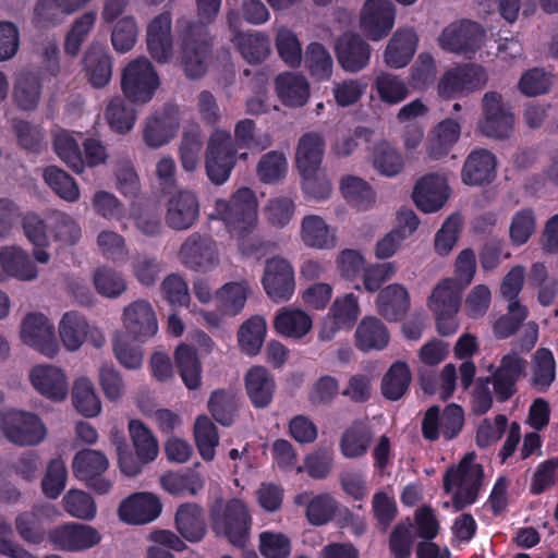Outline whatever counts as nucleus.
Instances as JSON below:
<instances>
[{
  "mask_svg": "<svg viewBox=\"0 0 558 558\" xmlns=\"http://www.w3.org/2000/svg\"><path fill=\"white\" fill-rule=\"evenodd\" d=\"M210 219L223 221L242 255L252 256L259 248V241L253 234L258 222V199L253 190L240 187L230 201L216 199Z\"/></svg>",
  "mask_w": 558,
  "mask_h": 558,
  "instance_id": "1",
  "label": "nucleus"
},
{
  "mask_svg": "<svg viewBox=\"0 0 558 558\" xmlns=\"http://www.w3.org/2000/svg\"><path fill=\"white\" fill-rule=\"evenodd\" d=\"M202 23L210 22L218 14L221 0H196ZM181 63L189 77H201L207 69L209 44L203 24L181 21Z\"/></svg>",
  "mask_w": 558,
  "mask_h": 558,
  "instance_id": "2",
  "label": "nucleus"
},
{
  "mask_svg": "<svg viewBox=\"0 0 558 558\" xmlns=\"http://www.w3.org/2000/svg\"><path fill=\"white\" fill-rule=\"evenodd\" d=\"M526 366V360L514 351L502 355L497 367L490 365L492 375L474 390L473 411L483 414L492 408L493 397L488 384L493 385L494 393L499 401L510 399L517 391V383L525 375Z\"/></svg>",
  "mask_w": 558,
  "mask_h": 558,
  "instance_id": "3",
  "label": "nucleus"
},
{
  "mask_svg": "<svg viewBox=\"0 0 558 558\" xmlns=\"http://www.w3.org/2000/svg\"><path fill=\"white\" fill-rule=\"evenodd\" d=\"M483 468L476 462V454L470 452L458 465L447 470L444 476V489L452 495V506L462 510L473 505L483 486Z\"/></svg>",
  "mask_w": 558,
  "mask_h": 558,
  "instance_id": "4",
  "label": "nucleus"
},
{
  "mask_svg": "<svg viewBox=\"0 0 558 558\" xmlns=\"http://www.w3.org/2000/svg\"><path fill=\"white\" fill-rule=\"evenodd\" d=\"M213 529L238 547H244L250 535L252 518L247 506L239 498L218 500L210 510Z\"/></svg>",
  "mask_w": 558,
  "mask_h": 558,
  "instance_id": "5",
  "label": "nucleus"
},
{
  "mask_svg": "<svg viewBox=\"0 0 558 558\" xmlns=\"http://www.w3.org/2000/svg\"><path fill=\"white\" fill-rule=\"evenodd\" d=\"M159 86V77L153 64L144 57L129 62L122 72L121 87L133 102H148Z\"/></svg>",
  "mask_w": 558,
  "mask_h": 558,
  "instance_id": "6",
  "label": "nucleus"
},
{
  "mask_svg": "<svg viewBox=\"0 0 558 558\" xmlns=\"http://www.w3.org/2000/svg\"><path fill=\"white\" fill-rule=\"evenodd\" d=\"M0 426L7 439L20 446L38 445L47 435L46 426L40 417L27 411H4L1 414Z\"/></svg>",
  "mask_w": 558,
  "mask_h": 558,
  "instance_id": "7",
  "label": "nucleus"
},
{
  "mask_svg": "<svg viewBox=\"0 0 558 558\" xmlns=\"http://www.w3.org/2000/svg\"><path fill=\"white\" fill-rule=\"evenodd\" d=\"M485 31L476 22L457 21L446 26L438 37L445 51L472 58L485 43Z\"/></svg>",
  "mask_w": 558,
  "mask_h": 558,
  "instance_id": "8",
  "label": "nucleus"
},
{
  "mask_svg": "<svg viewBox=\"0 0 558 558\" xmlns=\"http://www.w3.org/2000/svg\"><path fill=\"white\" fill-rule=\"evenodd\" d=\"M236 149L231 134L223 130H215L206 148V171L215 184L225 183L235 165Z\"/></svg>",
  "mask_w": 558,
  "mask_h": 558,
  "instance_id": "9",
  "label": "nucleus"
},
{
  "mask_svg": "<svg viewBox=\"0 0 558 558\" xmlns=\"http://www.w3.org/2000/svg\"><path fill=\"white\" fill-rule=\"evenodd\" d=\"M464 425L463 409L456 404H448L444 410L437 405L430 407L422 421V434L425 439L436 441L438 439L451 440L462 430Z\"/></svg>",
  "mask_w": 558,
  "mask_h": 558,
  "instance_id": "10",
  "label": "nucleus"
},
{
  "mask_svg": "<svg viewBox=\"0 0 558 558\" xmlns=\"http://www.w3.org/2000/svg\"><path fill=\"white\" fill-rule=\"evenodd\" d=\"M58 332L63 347L71 352L77 351L86 341L95 348H100L105 343L102 331L75 311L63 314Z\"/></svg>",
  "mask_w": 558,
  "mask_h": 558,
  "instance_id": "11",
  "label": "nucleus"
},
{
  "mask_svg": "<svg viewBox=\"0 0 558 558\" xmlns=\"http://www.w3.org/2000/svg\"><path fill=\"white\" fill-rule=\"evenodd\" d=\"M19 335L21 341L48 357L58 353V343L54 338V326L51 320L40 312L27 313L20 323Z\"/></svg>",
  "mask_w": 558,
  "mask_h": 558,
  "instance_id": "12",
  "label": "nucleus"
},
{
  "mask_svg": "<svg viewBox=\"0 0 558 558\" xmlns=\"http://www.w3.org/2000/svg\"><path fill=\"white\" fill-rule=\"evenodd\" d=\"M125 337L138 342H146L158 332V319L151 304L137 300L128 304L121 316Z\"/></svg>",
  "mask_w": 558,
  "mask_h": 558,
  "instance_id": "13",
  "label": "nucleus"
},
{
  "mask_svg": "<svg viewBox=\"0 0 558 558\" xmlns=\"http://www.w3.org/2000/svg\"><path fill=\"white\" fill-rule=\"evenodd\" d=\"M47 536L56 548L72 553L93 548L102 538L100 532L94 526L75 522L54 526Z\"/></svg>",
  "mask_w": 558,
  "mask_h": 558,
  "instance_id": "14",
  "label": "nucleus"
},
{
  "mask_svg": "<svg viewBox=\"0 0 558 558\" xmlns=\"http://www.w3.org/2000/svg\"><path fill=\"white\" fill-rule=\"evenodd\" d=\"M262 284L267 296L275 303L289 301L295 291L294 269L290 262L282 257L268 259Z\"/></svg>",
  "mask_w": 558,
  "mask_h": 558,
  "instance_id": "15",
  "label": "nucleus"
},
{
  "mask_svg": "<svg viewBox=\"0 0 558 558\" xmlns=\"http://www.w3.org/2000/svg\"><path fill=\"white\" fill-rule=\"evenodd\" d=\"M360 316L359 299L353 293L337 296L323 320L318 338L329 341L338 331L351 329Z\"/></svg>",
  "mask_w": 558,
  "mask_h": 558,
  "instance_id": "16",
  "label": "nucleus"
},
{
  "mask_svg": "<svg viewBox=\"0 0 558 558\" xmlns=\"http://www.w3.org/2000/svg\"><path fill=\"white\" fill-rule=\"evenodd\" d=\"M396 8L389 0H366L360 13V28L373 41L385 38L395 25Z\"/></svg>",
  "mask_w": 558,
  "mask_h": 558,
  "instance_id": "17",
  "label": "nucleus"
},
{
  "mask_svg": "<svg viewBox=\"0 0 558 558\" xmlns=\"http://www.w3.org/2000/svg\"><path fill=\"white\" fill-rule=\"evenodd\" d=\"M514 125L513 114L505 107L501 96L488 92L483 97V117L478 121L480 131L494 138H505L510 135Z\"/></svg>",
  "mask_w": 558,
  "mask_h": 558,
  "instance_id": "18",
  "label": "nucleus"
},
{
  "mask_svg": "<svg viewBox=\"0 0 558 558\" xmlns=\"http://www.w3.org/2000/svg\"><path fill=\"white\" fill-rule=\"evenodd\" d=\"M250 293L246 281L228 282L215 294L216 312H201L205 323L210 327H217L225 316H235L244 307Z\"/></svg>",
  "mask_w": 558,
  "mask_h": 558,
  "instance_id": "19",
  "label": "nucleus"
},
{
  "mask_svg": "<svg viewBox=\"0 0 558 558\" xmlns=\"http://www.w3.org/2000/svg\"><path fill=\"white\" fill-rule=\"evenodd\" d=\"M28 379L32 387L48 400L62 402L69 395V378L57 365H35L29 371Z\"/></svg>",
  "mask_w": 558,
  "mask_h": 558,
  "instance_id": "20",
  "label": "nucleus"
},
{
  "mask_svg": "<svg viewBox=\"0 0 558 558\" xmlns=\"http://www.w3.org/2000/svg\"><path fill=\"white\" fill-rule=\"evenodd\" d=\"M180 259L193 269H214L219 265L218 245L213 239L194 233L182 244Z\"/></svg>",
  "mask_w": 558,
  "mask_h": 558,
  "instance_id": "21",
  "label": "nucleus"
},
{
  "mask_svg": "<svg viewBox=\"0 0 558 558\" xmlns=\"http://www.w3.org/2000/svg\"><path fill=\"white\" fill-rule=\"evenodd\" d=\"M146 44L150 56L159 63L170 61L173 53L172 16L169 11L154 16L146 29Z\"/></svg>",
  "mask_w": 558,
  "mask_h": 558,
  "instance_id": "22",
  "label": "nucleus"
},
{
  "mask_svg": "<svg viewBox=\"0 0 558 558\" xmlns=\"http://www.w3.org/2000/svg\"><path fill=\"white\" fill-rule=\"evenodd\" d=\"M38 268L28 253L20 246L7 245L0 250V283L10 278L33 281L38 277Z\"/></svg>",
  "mask_w": 558,
  "mask_h": 558,
  "instance_id": "23",
  "label": "nucleus"
},
{
  "mask_svg": "<svg viewBox=\"0 0 558 558\" xmlns=\"http://www.w3.org/2000/svg\"><path fill=\"white\" fill-rule=\"evenodd\" d=\"M449 186L445 177L427 174L422 177L413 190V201L418 209L430 214L444 207L449 198Z\"/></svg>",
  "mask_w": 558,
  "mask_h": 558,
  "instance_id": "24",
  "label": "nucleus"
},
{
  "mask_svg": "<svg viewBox=\"0 0 558 558\" xmlns=\"http://www.w3.org/2000/svg\"><path fill=\"white\" fill-rule=\"evenodd\" d=\"M161 512V504L151 493H135L121 501L118 515L129 524H146Z\"/></svg>",
  "mask_w": 558,
  "mask_h": 558,
  "instance_id": "25",
  "label": "nucleus"
},
{
  "mask_svg": "<svg viewBox=\"0 0 558 558\" xmlns=\"http://www.w3.org/2000/svg\"><path fill=\"white\" fill-rule=\"evenodd\" d=\"M335 50L338 62L345 72H360L369 63L371 47L355 33H344L337 40Z\"/></svg>",
  "mask_w": 558,
  "mask_h": 558,
  "instance_id": "26",
  "label": "nucleus"
},
{
  "mask_svg": "<svg viewBox=\"0 0 558 558\" xmlns=\"http://www.w3.org/2000/svg\"><path fill=\"white\" fill-rule=\"evenodd\" d=\"M199 216V203L190 191L173 194L167 204L166 223L174 230L191 228Z\"/></svg>",
  "mask_w": 558,
  "mask_h": 558,
  "instance_id": "27",
  "label": "nucleus"
},
{
  "mask_svg": "<svg viewBox=\"0 0 558 558\" xmlns=\"http://www.w3.org/2000/svg\"><path fill=\"white\" fill-rule=\"evenodd\" d=\"M300 238L306 247L315 250H332L338 244L336 228L318 215H306L302 218Z\"/></svg>",
  "mask_w": 558,
  "mask_h": 558,
  "instance_id": "28",
  "label": "nucleus"
},
{
  "mask_svg": "<svg viewBox=\"0 0 558 558\" xmlns=\"http://www.w3.org/2000/svg\"><path fill=\"white\" fill-rule=\"evenodd\" d=\"M496 177V158L486 149L473 150L464 161L461 179L466 185L490 183Z\"/></svg>",
  "mask_w": 558,
  "mask_h": 558,
  "instance_id": "29",
  "label": "nucleus"
},
{
  "mask_svg": "<svg viewBox=\"0 0 558 558\" xmlns=\"http://www.w3.org/2000/svg\"><path fill=\"white\" fill-rule=\"evenodd\" d=\"M49 518L59 517V510L51 505L36 507L31 511H24L16 515L14 520L15 530L19 536L27 544L39 545L46 537V532L40 525L39 517Z\"/></svg>",
  "mask_w": 558,
  "mask_h": 558,
  "instance_id": "30",
  "label": "nucleus"
},
{
  "mask_svg": "<svg viewBox=\"0 0 558 558\" xmlns=\"http://www.w3.org/2000/svg\"><path fill=\"white\" fill-rule=\"evenodd\" d=\"M312 328V316L298 307H282L276 313L274 318V329L284 338L302 339L310 333Z\"/></svg>",
  "mask_w": 558,
  "mask_h": 558,
  "instance_id": "31",
  "label": "nucleus"
},
{
  "mask_svg": "<svg viewBox=\"0 0 558 558\" xmlns=\"http://www.w3.org/2000/svg\"><path fill=\"white\" fill-rule=\"evenodd\" d=\"M278 98L284 106L296 108L304 106L311 95L306 77L295 72H283L275 80Z\"/></svg>",
  "mask_w": 558,
  "mask_h": 558,
  "instance_id": "32",
  "label": "nucleus"
},
{
  "mask_svg": "<svg viewBox=\"0 0 558 558\" xmlns=\"http://www.w3.org/2000/svg\"><path fill=\"white\" fill-rule=\"evenodd\" d=\"M374 433L366 421H354L341 434L339 449L347 459L364 457L371 447Z\"/></svg>",
  "mask_w": 558,
  "mask_h": 558,
  "instance_id": "33",
  "label": "nucleus"
},
{
  "mask_svg": "<svg viewBox=\"0 0 558 558\" xmlns=\"http://www.w3.org/2000/svg\"><path fill=\"white\" fill-rule=\"evenodd\" d=\"M41 98V82L37 73L23 70L15 74L12 90L14 105L23 111L35 110Z\"/></svg>",
  "mask_w": 558,
  "mask_h": 558,
  "instance_id": "34",
  "label": "nucleus"
},
{
  "mask_svg": "<svg viewBox=\"0 0 558 558\" xmlns=\"http://www.w3.org/2000/svg\"><path fill=\"white\" fill-rule=\"evenodd\" d=\"M377 312L389 322L402 318L410 308L408 290L399 283H391L379 291L376 299Z\"/></svg>",
  "mask_w": 558,
  "mask_h": 558,
  "instance_id": "35",
  "label": "nucleus"
},
{
  "mask_svg": "<svg viewBox=\"0 0 558 558\" xmlns=\"http://www.w3.org/2000/svg\"><path fill=\"white\" fill-rule=\"evenodd\" d=\"M92 0H37L34 9V22L39 26L57 25L65 15L84 8Z\"/></svg>",
  "mask_w": 558,
  "mask_h": 558,
  "instance_id": "36",
  "label": "nucleus"
},
{
  "mask_svg": "<svg viewBox=\"0 0 558 558\" xmlns=\"http://www.w3.org/2000/svg\"><path fill=\"white\" fill-rule=\"evenodd\" d=\"M417 40V36L412 28L398 29L386 47L385 63L395 69L405 66L415 53Z\"/></svg>",
  "mask_w": 558,
  "mask_h": 558,
  "instance_id": "37",
  "label": "nucleus"
},
{
  "mask_svg": "<svg viewBox=\"0 0 558 558\" xmlns=\"http://www.w3.org/2000/svg\"><path fill=\"white\" fill-rule=\"evenodd\" d=\"M325 153V141L317 132L303 134L296 145L295 165L300 173L320 169Z\"/></svg>",
  "mask_w": 558,
  "mask_h": 558,
  "instance_id": "38",
  "label": "nucleus"
},
{
  "mask_svg": "<svg viewBox=\"0 0 558 558\" xmlns=\"http://www.w3.org/2000/svg\"><path fill=\"white\" fill-rule=\"evenodd\" d=\"M179 121L174 113L165 111L147 119L143 130V140L151 148L168 144L177 134Z\"/></svg>",
  "mask_w": 558,
  "mask_h": 558,
  "instance_id": "39",
  "label": "nucleus"
},
{
  "mask_svg": "<svg viewBox=\"0 0 558 558\" xmlns=\"http://www.w3.org/2000/svg\"><path fill=\"white\" fill-rule=\"evenodd\" d=\"M179 533L189 542L201 541L206 533L204 510L197 504H183L175 513Z\"/></svg>",
  "mask_w": 558,
  "mask_h": 558,
  "instance_id": "40",
  "label": "nucleus"
},
{
  "mask_svg": "<svg viewBox=\"0 0 558 558\" xmlns=\"http://www.w3.org/2000/svg\"><path fill=\"white\" fill-rule=\"evenodd\" d=\"M339 191L345 202L359 210L371 208L376 201V195L371 184L356 175L348 174L342 177L339 182Z\"/></svg>",
  "mask_w": 558,
  "mask_h": 558,
  "instance_id": "41",
  "label": "nucleus"
},
{
  "mask_svg": "<svg viewBox=\"0 0 558 558\" xmlns=\"http://www.w3.org/2000/svg\"><path fill=\"white\" fill-rule=\"evenodd\" d=\"M389 332L376 317H364L355 330L356 347L364 351L383 350L388 345Z\"/></svg>",
  "mask_w": 558,
  "mask_h": 558,
  "instance_id": "42",
  "label": "nucleus"
},
{
  "mask_svg": "<svg viewBox=\"0 0 558 558\" xmlns=\"http://www.w3.org/2000/svg\"><path fill=\"white\" fill-rule=\"evenodd\" d=\"M461 133L460 124L452 119L439 122L430 132L427 140V151L430 158L439 159L447 155L458 142Z\"/></svg>",
  "mask_w": 558,
  "mask_h": 558,
  "instance_id": "43",
  "label": "nucleus"
},
{
  "mask_svg": "<svg viewBox=\"0 0 558 558\" xmlns=\"http://www.w3.org/2000/svg\"><path fill=\"white\" fill-rule=\"evenodd\" d=\"M245 387L256 408H265L270 403L275 391V381L265 367H252L246 373Z\"/></svg>",
  "mask_w": 558,
  "mask_h": 558,
  "instance_id": "44",
  "label": "nucleus"
},
{
  "mask_svg": "<svg viewBox=\"0 0 558 558\" xmlns=\"http://www.w3.org/2000/svg\"><path fill=\"white\" fill-rule=\"evenodd\" d=\"M162 488L171 495L194 496L198 494L204 485L205 480L202 474L194 470H185L182 472H168L160 477Z\"/></svg>",
  "mask_w": 558,
  "mask_h": 558,
  "instance_id": "45",
  "label": "nucleus"
},
{
  "mask_svg": "<svg viewBox=\"0 0 558 558\" xmlns=\"http://www.w3.org/2000/svg\"><path fill=\"white\" fill-rule=\"evenodd\" d=\"M109 468V460L105 453L94 449L78 451L72 461V471L80 481H92L104 474Z\"/></svg>",
  "mask_w": 558,
  "mask_h": 558,
  "instance_id": "46",
  "label": "nucleus"
},
{
  "mask_svg": "<svg viewBox=\"0 0 558 558\" xmlns=\"http://www.w3.org/2000/svg\"><path fill=\"white\" fill-rule=\"evenodd\" d=\"M84 64L90 83L95 87H104L111 78V59L106 49L92 45L85 53Z\"/></svg>",
  "mask_w": 558,
  "mask_h": 558,
  "instance_id": "47",
  "label": "nucleus"
},
{
  "mask_svg": "<svg viewBox=\"0 0 558 558\" xmlns=\"http://www.w3.org/2000/svg\"><path fill=\"white\" fill-rule=\"evenodd\" d=\"M174 360L186 388L190 390L198 389L202 384V365L195 350L185 343H181L175 349Z\"/></svg>",
  "mask_w": 558,
  "mask_h": 558,
  "instance_id": "48",
  "label": "nucleus"
},
{
  "mask_svg": "<svg viewBox=\"0 0 558 558\" xmlns=\"http://www.w3.org/2000/svg\"><path fill=\"white\" fill-rule=\"evenodd\" d=\"M294 501L298 506H307L306 517L315 525L328 522L337 509V502L329 494H320L311 498L308 493H303L298 495Z\"/></svg>",
  "mask_w": 558,
  "mask_h": 558,
  "instance_id": "49",
  "label": "nucleus"
},
{
  "mask_svg": "<svg viewBox=\"0 0 558 558\" xmlns=\"http://www.w3.org/2000/svg\"><path fill=\"white\" fill-rule=\"evenodd\" d=\"M72 402L77 412L85 417H95L101 412V401L87 377H80L74 381Z\"/></svg>",
  "mask_w": 558,
  "mask_h": 558,
  "instance_id": "50",
  "label": "nucleus"
},
{
  "mask_svg": "<svg viewBox=\"0 0 558 558\" xmlns=\"http://www.w3.org/2000/svg\"><path fill=\"white\" fill-rule=\"evenodd\" d=\"M460 299L458 283L453 279H444L434 288L428 307L434 313H458Z\"/></svg>",
  "mask_w": 558,
  "mask_h": 558,
  "instance_id": "51",
  "label": "nucleus"
},
{
  "mask_svg": "<svg viewBox=\"0 0 558 558\" xmlns=\"http://www.w3.org/2000/svg\"><path fill=\"white\" fill-rule=\"evenodd\" d=\"M23 230L25 236L34 246L33 256L35 260L39 264H48L50 254L46 251V247L49 242L44 221L36 214H27L23 218Z\"/></svg>",
  "mask_w": 558,
  "mask_h": 558,
  "instance_id": "52",
  "label": "nucleus"
},
{
  "mask_svg": "<svg viewBox=\"0 0 558 558\" xmlns=\"http://www.w3.org/2000/svg\"><path fill=\"white\" fill-rule=\"evenodd\" d=\"M267 323L262 316H253L244 322L238 331V341L242 351L256 355L264 343Z\"/></svg>",
  "mask_w": 558,
  "mask_h": 558,
  "instance_id": "53",
  "label": "nucleus"
},
{
  "mask_svg": "<svg viewBox=\"0 0 558 558\" xmlns=\"http://www.w3.org/2000/svg\"><path fill=\"white\" fill-rule=\"evenodd\" d=\"M194 440L199 456L205 461H213L219 445V435L214 423L206 415H201L194 424Z\"/></svg>",
  "mask_w": 558,
  "mask_h": 558,
  "instance_id": "54",
  "label": "nucleus"
},
{
  "mask_svg": "<svg viewBox=\"0 0 558 558\" xmlns=\"http://www.w3.org/2000/svg\"><path fill=\"white\" fill-rule=\"evenodd\" d=\"M374 89L379 100L389 106L402 102L409 95L405 82L387 72H381L375 77Z\"/></svg>",
  "mask_w": 558,
  "mask_h": 558,
  "instance_id": "55",
  "label": "nucleus"
},
{
  "mask_svg": "<svg viewBox=\"0 0 558 558\" xmlns=\"http://www.w3.org/2000/svg\"><path fill=\"white\" fill-rule=\"evenodd\" d=\"M129 433L135 452L144 462H153L159 453V446L153 433L138 420L129 422Z\"/></svg>",
  "mask_w": 558,
  "mask_h": 558,
  "instance_id": "56",
  "label": "nucleus"
},
{
  "mask_svg": "<svg viewBox=\"0 0 558 558\" xmlns=\"http://www.w3.org/2000/svg\"><path fill=\"white\" fill-rule=\"evenodd\" d=\"M310 74L319 81H328L332 75L333 60L330 52L319 43H311L304 54Z\"/></svg>",
  "mask_w": 558,
  "mask_h": 558,
  "instance_id": "57",
  "label": "nucleus"
},
{
  "mask_svg": "<svg viewBox=\"0 0 558 558\" xmlns=\"http://www.w3.org/2000/svg\"><path fill=\"white\" fill-rule=\"evenodd\" d=\"M295 199L290 195L270 197L264 206L263 214L269 225L283 228L295 215Z\"/></svg>",
  "mask_w": 558,
  "mask_h": 558,
  "instance_id": "58",
  "label": "nucleus"
},
{
  "mask_svg": "<svg viewBox=\"0 0 558 558\" xmlns=\"http://www.w3.org/2000/svg\"><path fill=\"white\" fill-rule=\"evenodd\" d=\"M556 377V362L550 350L541 348L533 356L532 385L541 391L549 388Z\"/></svg>",
  "mask_w": 558,
  "mask_h": 558,
  "instance_id": "59",
  "label": "nucleus"
},
{
  "mask_svg": "<svg viewBox=\"0 0 558 558\" xmlns=\"http://www.w3.org/2000/svg\"><path fill=\"white\" fill-rule=\"evenodd\" d=\"M372 163L383 175L393 177L402 170L403 158L397 148L388 142L381 141L373 148Z\"/></svg>",
  "mask_w": 558,
  "mask_h": 558,
  "instance_id": "60",
  "label": "nucleus"
},
{
  "mask_svg": "<svg viewBox=\"0 0 558 558\" xmlns=\"http://www.w3.org/2000/svg\"><path fill=\"white\" fill-rule=\"evenodd\" d=\"M44 180L63 201L75 203L80 199L81 192L78 185L65 171L53 166L48 167L44 171Z\"/></svg>",
  "mask_w": 558,
  "mask_h": 558,
  "instance_id": "61",
  "label": "nucleus"
},
{
  "mask_svg": "<svg viewBox=\"0 0 558 558\" xmlns=\"http://www.w3.org/2000/svg\"><path fill=\"white\" fill-rule=\"evenodd\" d=\"M411 372L405 363L397 362L390 366L381 381L383 395L390 400L400 399L409 388Z\"/></svg>",
  "mask_w": 558,
  "mask_h": 558,
  "instance_id": "62",
  "label": "nucleus"
},
{
  "mask_svg": "<svg viewBox=\"0 0 558 558\" xmlns=\"http://www.w3.org/2000/svg\"><path fill=\"white\" fill-rule=\"evenodd\" d=\"M275 46L280 59L290 68H298L302 62V44L296 34L288 27H279Z\"/></svg>",
  "mask_w": 558,
  "mask_h": 558,
  "instance_id": "63",
  "label": "nucleus"
},
{
  "mask_svg": "<svg viewBox=\"0 0 558 558\" xmlns=\"http://www.w3.org/2000/svg\"><path fill=\"white\" fill-rule=\"evenodd\" d=\"M96 291L102 296L116 299L128 288L123 276L108 266L98 267L93 275Z\"/></svg>",
  "mask_w": 558,
  "mask_h": 558,
  "instance_id": "64",
  "label": "nucleus"
}]
</instances>
